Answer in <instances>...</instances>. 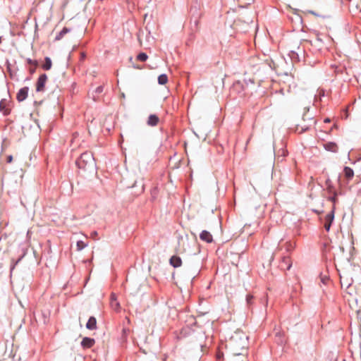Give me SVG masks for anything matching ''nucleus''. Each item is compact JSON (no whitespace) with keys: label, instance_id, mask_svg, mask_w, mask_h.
<instances>
[{"label":"nucleus","instance_id":"a878e982","mask_svg":"<svg viewBox=\"0 0 361 361\" xmlns=\"http://www.w3.org/2000/svg\"><path fill=\"white\" fill-rule=\"evenodd\" d=\"M13 161V157L12 155H8L6 158L7 163H11Z\"/></svg>","mask_w":361,"mask_h":361},{"label":"nucleus","instance_id":"1a4fd4ad","mask_svg":"<svg viewBox=\"0 0 361 361\" xmlns=\"http://www.w3.org/2000/svg\"><path fill=\"white\" fill-rule=\"evenodd\" d=\"M343 173H344V177L346 179L347 182H349L354 176L353 170L348 166L344 167Z\"/></svg>","mask_w":361,"mask_h":361},{"label":"nucleus","instance_id":"dca6fc26","mask_svg":"<svg viewBox=\"0 0 361 361\" xmlns=\"http://www.w3.org/2000/svg\"><path fill=\"white\" fill-rule=\"evenodd\" d=\"M51 65H52V63H51V61L50 58L46 57L44 59V63L43 64L42 68L44 70L48 71L51 68Z\"/></svg>","mask_w":361,"mask_h":361},{"label":"nucleus","instance_id":"423d86ee","mask_svg":"<svg viewBox=\"0 0 361 361\" xmlns=\"http://www.w3.org/2000/svg\"><path fill=\"white\" fill-rule=\"evenodd\" d=\"M200 238L206 243H212L213 241L212 235L207 231H202L200 234Z\"/></svg>","mask_w":361,"mask_h":361},{"label":"nucleus","instance_id":"412c9836","mask_svg":"<svg viewBox=\"0 0 361 361\" xmlns=\"http://www.w3.org/2000/svg\"><path fill=\"white\" fill-rule=\"evenodd\" d=\"M148 56L145 53H140L137 55V59L141 61H145Z\"/></svg>","mask_w":361,"mask_h":361},{"label":"nucleus","instance_id":"5701e85b","mask_svg":"<svg viewBox=\"0 0 361 361\" xmlns=\"http://www.w3.org/2000/svg\"><path fill=\"white\" fill-rule=\"evenodd\" d=\"M240 3H243L245 5H250L252 4L253 0H238Z\"/></svg>","mask_w":361,"mask_h":361},{"label":"nucleus","instance_id":"7ed1b4c3","mask_svg":"<svg viewBox=\"0 0 361 361\" xmlns=\"http://www.w3.org/2000/svg\"><path fill=\"white\" fill-rule=\"evenodd\" d=\"M334 219V209L332 210L325 216L324 219V228L326 231H329L331 228V225Z\"/></svg>","mask_w":361,"mask_h":361},{"label":"nucleus","instance_id":"6e6552de","mask_svg":"<svg viewBox=\"0 0 361 361\" xmlns=\"http://www.w3.org/2000/svg\"><path fill=\"white\" fill-rule=\"evenodd\" d=\"M94 339L85 337L81 342V345L84 348H90L94 345Z\"/></svg>","mask_w":361,"mask_h":361},{"label":"nucleus","instance_id":"4be33fe9","mask_svg":"<svg viewBox=\"0 0 361 361\" xmlns=\"http://www.w3.org/2000/svg\"><path fill=\"white\" fill-rule=\"evenodd\" d=\"M310 13L313 14V15H315L317 16H319V17H321L322 19L325 20V19H329L330 18V16H320L317 13H316L315 12L312 11H309Z\"/></svg>","mask_w":361,"mask_h":361},{"label":"nucleus","instance_id":"f8f14e48","mask_svg":"<svg viewBox=\"0 0 361 361\" xmlns=\"http://www.w3.org/2000/svg\"><path fill=\"white\" fill-rule=\"evenodd\" d=\"M291 23H303V18L299 13L294 12L290 17Z\"/></svg>","mask_w":361,"mask_h":361},{"label":"nucleus","instance_id":"c85d7f7f","mask_svg":"<svg viewBox=\"0 0 361 361\" xmlns=\"http://www.w3.org/2000/svg\"><path fill=\"white\" fill-rule=\"evenodd\" d=\"M4 104V102L3 101H1V103H0V108L1 109L3 108Z\"/></svg>","mask_w":361,"mask_h":361},{"label":"nucleus","instance_id":"20e7f679","mask_svg":"<svg viewBox=\"0 0 361 361\" xmlns=\"http://www.w3.org/2000/svg\"><path fill=\"white\" fill-rule=\"evenodd\" d=\"M47 80V76L46 74L41 75L37 82L36 90L37 92H42L44 90V85Z\"/></svg>","mask_w":361,"mask_h":361},{"label":"nucleus","instance_id":"393cba45","mask_svg":"<svg viewBox=\"0 0 361 361\" xmlns=\"http://www.w3.org/2000/svg\"><path fill=\"white\" fill-rule=\"evenodd\" d=\"M96 92L97 94H100L103 92V87L102 86H99L98 87L96 88Z\"/></svg>","mask_w":361,"mask_h":361},{"label":"nucleus","instance_id":"cd10ccee","mask_svg":"<svg viewBox=\"0 0 361 361\" xmlns=\"http://www.w3.org/2000/svg\"><path fill=\"white\" fill-rule=\"evenodd\" d=\"M4 114L5 115L8 114H9L8 110V109H5V110H4Z\"/></svg>","mask_w":361,"mask_h":361},{"label":"nucleus","instance_id":"0eeeda50","mask_svg":"<svg viewBox=\"0 0 361 361\" xmlns=\"http://www.w3.org/2000/svg\"><path fill=\"white\" fill-rule=\"evenodd\" d=\"M28 87H25L19 90L17 94V99L19 102L25 100L27 97Z\"/></svg>","mask_w":361,"mask_h":361},{"label":"nucleus","instance_id":"c756f323","mask_svg":"<svg viewBox=\"0 0 361 361\" xmlns=\"http://www.w3.org/2000/svg\"><path fill=\"white\" fill-rule=\"evenodd\" d=\"M118 303L116 302V304H114V306H115V308H116L117 307H118Z\"/></svg>","mask_w":361,"mask_h":361},{"label":"nucleus","instance_id":"b1692460","mask_svg":"<svg viewBox=\"0 0 361 361\" xmlns=\"http://www.w3.org/2000/svg\"><path fill=\"white\" fill-rule=\"evenodd\" d=\"M27 63H28L29 64L33 65V66H36L37 65V62L36 61H32V60H31V59H27Z\"/></svg>","mask_w":361,"mask_h":361},{"label":"nucleus","instance_id":"9b49d317","mask_svg":"<svg viewBox=\"0 0 361 361\" xmlns=\"http://www.w3.org/2000/svg\"><path fill=\"white\" fill-rule=\"evenodd\" d=\"M324 147L326 150L331 152H336L338 150V146L335 142H327L326 144H324Z\"/></svg>","mask_w":361,"mask_h":361},{"label":"nucleus","instance_id":"2f4dec72","mask_svg":"<svg viewBox=\"0 0 361 361\" xmlns=\"http://www.w3.org/2000/svg\"><path fill=\"white\" fill-rule=\"evenodd\" d=\"M341 280H342V278H341ZM341 284L343 283V281H341Z\"/></svg>","mask_w":361,"mask_h":361},{"label":"nucleus","instance_id":"ddd939ff","mask_svg":"<svg viewBox=\"0 0 361 361\" xmlns=\"http://www.w3.org/2000/svg\"><path fill=\"white\" fill-rule=\"evenodd\" d=\"M170 263L174 267H178L181 265L182 261L181 259L179 257L177 256H173L170 259Z\"/></svg>","mask_w":361,"mask_h":361},{"label":"nucleus","instance_id":"f03ea898","mask_svg":"<svg viewBox=\"0 0 361 361\" xmlns=\"http://www.w3.org/2000/svg\"><path fill=\"white\" fill-rule=\"evenodd\" d=\"M78 168L85 171L92 169L94 166V159L91 152H85L82 153L76 161Z\"/></svg>","mask_w":361,"mask_h":361},{"label":"nucleus","instance_id":"f257e3e1","mask_svg":"<svg viewBox=\"0 0 361 361\" xmlns=\"http://www.w3.org/2000/svg\"><path fill=\"white\" fill-rule=\"evenodd\" d=\"M247 345L248 337L241 330L235 331L226 343V348L228 354H240L242 361H247Z\"/></svg>","mask_w":361,"mask_h":361},{"label":"nucleus","instance_id":"f3484780","mask_svg":"<svg viewBox=\"0 0 361 361\" xmlns=\"http://www.w3.org/2000/svg\"><path fill=\"white\" fill-rule=\"evenodd\" d=\"M308 121L309 123L307 124L301 123L298 126H301L302 130H307L312 125L314 124V121L312 118H309Z\"/></svg>","mask_w":361,"mask_h":361},{"label":"nucleus","instance_id":"9d476101","mask_svg":"<svg viewBox=\"0 0 361 361\" xmlns=\"http://www.w3.org/2000/svg\"><path fill=\"white\" fill-rule=\"evenodd\" d=\"M86 328L89 330L97 329V319L94 317H90L86 324Z\"/></svg>","mask_w":361,"mask_h":361},{"label":"nucleus","instance_id":"bb28decb","mask_svg":"<svg viewBox=\"0 0 361 361\" xmlns=\"http://www.w3.org/2000/svg\"><path fill=\"white\" fill-rule=\"evenodd\" d=\"M91 235L92 238H94L97 235V231H94L91 233Z\"/></svg>","mask_w":361,"mask_h":361},{"label":"nucleus","instance_id":"a211bd4d","mask_svg":"<svg viewBox=\"0 0 361 361\" xmlns=\"http://www.w3.org/2000/svg\"><path fill=\"white\" fill-rule=\"evenodd\" d=\"M168 82V77L166 74H161L158 77V82L160 85H165Z\"/></svg>","mask_w":361,"mask_h":361},{"label":"nucleus","instance_id":"4468645a","mask_svg":"<svg viewBox=\"0 0 361 361\" xmlns=\"http://www.w3.org/2000/svg\"><path fill=\"white\" fill-rule=\"evenodd\" d=\"M159 118L156 115H150L148 118L147 124L152 126H155L159 123Z\"/></svg>","mask_w":361,"mask_h":361},{"label":"nucleus","instance_id":"6ab92c4d","mask_svg":"<svg viewBox=\"0 0 361 361\" xmlns=\"http://www.w3.org/2000/svg\"><path fill=\"white\" fill-rule=\"evenodd\" d=\"M228 361H242L241 355L240 354L231 355L229 354ZM247 361H249L247 358Z\"/></svg>","mask_w":361,"mask_h":361},{"label":"nucleus","instance_id":"2eb2a0df","mask_svg":"<svg viewBox=\"0 0 361 361\" xmlns=\"http://www.w3.org/2000/svg\"><path fill=\"white\" fill-rule=\"evenodd\" d=\"M70 32V30L66 27H64L61 31L58 32L55 37V40L61 39L63 36Z\"/></svg>","mask_w":361,"mask_h":361},{"label":"nucleus","instance_id":"7c9ffc66","mask_svg":"<svg viewBox=\"0 0 361 361\" xmlns=\"http://www.w3.org/2000/svg\"><path fill=\"white\" fill-rule=\"evenodd\" d=\"M283 260H284V261H285V260L289 261V259H288V258H284V259H283Z\"/></svg>","mask_w":361,"mask_h":361},{"label":"nucleus","instance_id":"39448f33","mask_svg":"<svg viewBox=\"0 0 361 361\" xmlns=\"http://www.w3.org/2000/svg\"><path fill=\"white\" fill-rule=\"evenodd\" d=\"M190 13L191 14V20L190 21H193V23H198L199 17L200 13L198 12V7L197 5L192 6L190 10Z\"/></svg>","mask_w":361,"mask_h":361},{"label":"nucleus","instance_id":"aec40b11","mask_svg":"<svg viewBox=\"0 0 361 361\" xmlns=\"http://www.w3.org/2000/svg\"><path fill=\"white\" fill-rule=\"evenodd\" d=\"M87 245L86 243H85L83 241H82V240H79V241H78V242H77V245H76V246H77V250H78V251H80V250H82L83 248H85V247H87Z\"/></svg>","mask_w":361,"mask_h":361}]
</instances>
